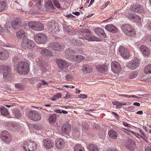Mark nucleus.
<instances>
[{
    "label": "nucleus",
    "instance_id": "1",
    "mask_svg": "<svg viewBox=\"0 0 151 151\" xmlns=\"http://www.w3.org/2000/svg\"><path fill=\"white\" fill-rule=\"evenodd\" d=\"M29 70L28 64L26 62H20L17 65V72L20 74H26L29 72Z\"/></svg>",
    "mask_w": 151,
    "mask_h": 151
},
{
    "label": "nucleus",
    "instance_id": "2",
    "mask_svg": "<svg viewBox=\"0 0 151 151\" xmlns=\"http://www.w3.org/2000/svg\"><path fill=\"white\" fill-rule=\"evenodd\" d=\"M121 29L126 35L129 36H134L135 31L133 28L128 24H125L122 25Z\"/></svg>",
    "mask_w": 151,
    "mask_h": 151
},
{
    "label": "nucleus",
    "instance_id": "3",
    "mask_svg": "<svg viewBox=\"0 0 151 151\" xmlns=\"http://www.w3.org/2000/svg\"><path fill=\"white\" fill-rule=\"evenodd\" d=\"M26 116L29 118L34 121H39L42 117L41 114L35 110L29 111L26 114Z\"/></svg>",
    "mask_w": 151,
    "mask_h": 151
},
{
    "label": "nucleus",
    "instance_id": "4",
    "mask_svg": "<svg viewBox=\"0 0 151 151\" xmlns=\"http://www.w3.org/2000/svg\"><path fill=\"white\" fill-rule=\"evenodd\" d=\"M22 146L25 151H33L36 148V144L29 141L24 142Z\"/></svg>",
    "mask_w": 151,
    "mask_h": 151
},
{
    "label": "nucleus",
    "instance_id": "5",
    "mask_svg": "<svg viewBox=\"0 0 151 151\" xmlns=\"http://www.w3.org/2000/svg\"><path fill=\"white\" fill-rule=\"evenodd\" d=\"M1 140L6 144H8L12 141L11 135L6 130L2 131L0 135Z\"/></svg>",
    "mask_w": 151,
    "mask_h": 151
},
{
    "label": "nucleus",
    "instance_id": "6",
    "mask_svg": "<svg viewBox=\"0 0 151 151\" xmlns=\"http://www.w3.org/2000/svg\"><path fill=\"white\" fill-rule=\"evenodd\" d=\"M28 25L31 29L35 30H42L44 29L43 24L37 22H30Z\"/></svg>",
    "mask_w": 151,
    "mask_h": 151
},
{
    "label": "nucleus",
    "instance_id": "7",
    "mask_svg": "<svg viewBox=\"0 0 151 151\" xmlns=\"http://www.w3.org/2000/svg\"><path fill=\"white\" fill-rule=\"evenodd\" d=\"M21 44L22 47L25 49H32L35 46V42L27 39H23Z\"/></svg>",
    "mask_w": 151,
    "mask_h": 151
},
{
    "label": "nucleus",
    "instance_id": "8",
    "mask_svg": "<svg viewBox=\"0 0 151 151\" xmlns=\"http://www.w3.org/2000/svg\"><path fill=\"white\" fill-rule=\"evenodd\" d=\"M34 39L37 43L38 44H43L46 42L47 38L46 35L45 34L39 33L35 35Z\"/></svg>",
    "mask_w": 151,
    "mask_h": 151
},
{
    "label": "nucleus",
    "instance_id": "9",
    "mask_svg": "<svg viewBox=\"0 0 151 151\" xmlns=\"http://www.w3.org/2000/svg\"><path fill=\"white\" fill-rule=\"evenodd\" d=\"M139 59L137 58H135L128 63L127 64V67L130 69L134 70L139 65Z\"/></svg>",
    "mask_w": 151,
    "mask_h": 151
},
{
    "label": "nucleus",
    "instance_id": "10",
    "mask_svg": "<svg viewBox=\"0 0 151 151\" xmlns=\"http://www.w3.org/2000/svg\"><path fill=\"white\" fill-rule=\"evenodd\" d=\"M56 62L58 66L61 69H66L68 68V65L66 61L61 59H57Z\"/></svg>",
    "mask_w": 151,
    "mask_h": 151
},
{
    "label": "nucleus",
    "instance_id": "11",
    "mask_svg": "<svg viewBox=\"0 0 151 151\" xmlns=\"http://www.w3.org/2000/svg\"><path fill=\"white\" fill-rule=\"evenodd\" d=\"M48 48L49 49L58 51L62 50L61 45L58 43L56 42H53L49 43Z\"/></svg>",
    "mask_w": 151,
    "mask_h": 151
},
{
    "label": "nucleus",
    "instance_id": "12",
    "mask_svg": "<svg viewBox=\"0 0 151 151\" xmlns=\"http://www.w3.org/2000/svg\"><path fill=\"white\" fill-rule=\"evenodd\" d=\"M119 52L121 55L124 58H128L129 57L128 50L123 46H120L119 48Z\"/></svg>",
    "mask_w": 151,
    "mask_h": 151
},
{
    "label": "nucleus",
    "instance_id": "13",
    "mask_svg": "<svg viewBox=\"0 0 151 151\" xmlns=\"http://www.w3.org/2000/svg\"><path fill=\"white\" fill-rule=\"evenodd\" d=\"M111 69L113 72L118 73L120 70L121 67L119 64L116 61L113 62L111 63Z\"/></svg>",
    "mask_w": 151,
    "mask_h": 151
},
{
    "label": "nucleus",
    "instance_id": "14",
    "mask_svg": "<svg viewBox=\"0 0 151 151\" xmlns=\"http://www.w3.org/2000/svg\"><path fill=\"white\" fill-rule=\"evenodd\" d=\"M0 52V59L2 60H6L9 57V52L4 49H2Z\"/></svg>",
    "mask_w": 151,
    "mask_h": 151
},
{
    "label": "nucleus",
    "instance_id": "15",
    "mask_svg": "<svg viewBox=\"0 0 151 151\" xmlns=\"http://www.w3.org/2000/svg\"><path fill=\"white\" fill-rule=\"evenodd\" d=\"M95 32L99 36L102 38H105L106 36L104 29L100 28H96L94 29Z\"/></svg>",
    "mask_w": 151,
    "mask_h": 151
},
{
    "label": "nucleus",
    "instance_id": "16",
    "mask_svg": "<svg viewBox=\"0 0 151 151\" xmlns=\"http://www.w3.org/2000/svg\"><path fill=\"white\" fill-rule=\"evenodd\" d=\"M40 53L42 55L46 57L53 56L52 52L47 49L43 48L42 49Z\"/></svg>",
    "mask_w": 151,
    "mask_h": 151
},
{
    "label": "nucleus",
    "instance_id": "17",
    "mask_svg": "<svg viewBox=\"0 0 151 151\" xmlns=\"http://www.w3.org/2000/svg\"><path fill=\"white\" fill-rule=\"evenodd\" d=\"M105 28L106 30L112 33H116L117 32V28L112 24L106 25Z\"/></svg>",
    "mask_w": 151,
    "mask_h": 151
},
{
    "label": "nucleus",
    "instance_id": "18",
    "mask_svg": "<svg viewBox=\"0 0 151 151\" xmlns=\"http://www.w3.org/2000/svg\"><path fill=\"white\" fill-rule=\"evenodd\" d=\"M140 49L141 52L143 55L148 56L150 54V51L149 48L145 45H142L140 46Z\"/></svg>",
    "mask_w": 151,
    "mask_h": 151
},
{
    "label": "nucleus",
    "instance_id": "19",
    "mask_svg": "<svg viewBox=\"0 0 151 151\" xmlns=\"http://www.w3.org/2000/svg\"><path fill=\"white\" fill-rule=\"evenodd\" d=\"M22 22L19 18H17L15 20L12 21V27L14 29H17L18 27V25L21 26V23Z\"/></svg>",
    "mask_w": 151,
    "mask_h": 151
},
{
    "label": "nucleus",
    "instance_id": "20",
    "mask_svg": "<svg viewBox=\"0 0 151 151\" xmlns=\"http://www.w3.org/2000/svg\"><path fill=\"white\" fill-rule=\"evenodd\" d=\"M56 147L59 149L63 148L64 145V142L61 138L57 139L55 141Z\"/></svg>",
    "mask_w": 151,
    "mask_h": 151
},
{
    "label": "nucleus",
    "instance_id": "21",
    "mask_svg": "<svg viewBox=\"0 0 151 151\" xmlns=\"http://www.w3.org/2000/svg\"><path fill=\"white\" fill-rule=\"evenodd\" d=\"M130 9L132 11L136 12H142L143 11L142 7L140 5H137L134 6H131Z\"/></svg>",
    "mask_w": 151,
    "mask_h": 151
},
{
    "label": "nucleus",
    "instance_id": "22",
    "mask_svg": "<svg viewBox=\"0 0 151 151\" xmlns=\"http://www.w3.org/2000/svg\"><path fill=\"white\" fill-rule=\"evenodd\" d=\"M71 126L68 124H63L61 128L62 131L64 133H67L70 130Z\"/></svg>",
    "mask_w": 151,
    "mask_h": 151
},
{
    "label": "nucleus",
    "instance_id": "23",
    "mask_svg": "<svg viewBox=\"0 0 151 151\" xmlns=\"http://www.w3.org/2000/svg\"><path fill=\"white\" fill-rule=\"evenodd\" d=\"M82 67V70L84 73H89L92 71V68L89 65H84Z\"/></svg>",
    "mask_w": 151,
    "mask_h": 151
},
{
    "label": "nucleus",
    "instance_id": "24",
    "mask_svg": "<svg viewBox=\"0 0 151 151\" xmlns=\"http://www.w3.org/2000/svg\"><path fill=\"white\" fill-rule=\"evenodd\" d=\"M11 70V68L9 65H0V72L4 73L6 71L9 72Z\"/></svg>",
    "mask_w": 151,
    "mask_h": 151
},
{
    "label": "nucleus",
    "instance_id": "25",
    "mask_svg": "<svg viewBox=\"0 0 151 151\" xmlns=\"http://www.w3.org/2000/svg\"><path fill=\"white\" fill-rule=\"evenodd\" d=\"M110 137L113 139H116L118 136V133L115 130L110 129L108 132Z\"/></svg>",
    "mask_w": 151,
    "mask_h": 151
},
{
    "label": "nucleus",
    "instance_id": "26",
    "mask_svg": "<svg viewBox=\"0 0 151 151\" xmlns=\"http://www.w3.org/2000/svg\"><path fill=\"white\" fill-rule=\"evenodd\" d=\"M81 39H83L85 38L86 40L89 41H95L96 39V37L95 36H92L90 35H86L85 36L83 35V37H80Z\"/></svg>",
    "mask_w": 151,
    "mask_h": 151
},
{
    "label": "nucleus",
    "instance_id": "27",
    "mask_svg": "<svg viewBox=\"0 0 151 151\" xmlns=\"http://www.w3.org/2000/svg\"><path fill=\"white\" fill-rule=\"evenodd\" d=\"M43 143L44 146L47 148H50L53 146V144L48 139L44 140Z\"/></svg>",
    "mask_w": 151,
    "mask_h": 151
},
{
    "label": "nucleus",
    "instance_id": "28",
    "mask_svg": "<svg viewBox=\"0 0 151 151\" xmlns=\"http://www.w3.org/2000/svg\"><path fill=\"white\" fill-rule=\"evenodd\" d=\"M129 19H134L137 18V21L139 22L140 20V17L137 16L136 14L134 13H129L128 15L127 16Z\"/></svg>",
    "mask_w": 151,
    "mask_h": 151
},
{
    "label": "nucleus",
    "instance_id": "29",
    "mask_svg": "<svg viewBox=\"0 0 151 151\" xmlns=\"http://www.w3.org/2000/svg\"><path fill=\"white\" fill-rule=\"evenodd\" d=\"M0 110L1 114L3 116H7L9 114L8 109L4 106H1L0 108Z\"/></svg>",
    "mask_w": 151,
    "mask_h": 151
},
{
    "label": "nucleus",
    "instance_id": "30",
    "mask_svg": "<svg viewBox=\"0 0 151 151\" xmlns=\"http://www.w3.org/2000/svg\"><path fill=\"white\" fill-rule=\"evenodd\" d=\"M88 148L90 151H98L99 149L97 146L94 144H90L88 146Z\"/></svg>",
    "mask_w": 151,
    "mask_h": 151
},
{
    "label": "nucleus",
    "instance_id": "31",
    "mask_svg": "<svg viewBox=\"0 0 151 151\" xmlns=\"http://www.w3.org/2000/svg\"><path fill=\"white\" fill-rule=\"evenodd\" d=\"M25 32L22 30H19L16 33L17 36L20 39L22 38L25 37Z\"/></svg>",
    "mask_w": 151,
    "mask_h": 151
},
{
    "label": "nucleus",
    "instance_id": "32",
    "mask_svg": "<svg viewBox=\"0 0 151 151\" xmlns=\"http://www.w3.org/2000/svg\"><path fill=\"white\" fill-rule=\"evenodd\" d=\"M96 68L97 70L101 73L105 72L107 68V67L106 65L97 66Z\"/></svg>",
    "mask_w": 151,
    "mask_h": 151
},
{
    "label": "nucleus",
    "instance_id": "33",
    "mask_svg": "<svg viewBox=\"0 0 151 151\" xmlns=\"http://www.w3.org/2000/svg\"><path fill=\"white\" fill-rule=\"evenodd\" d=\"M65 54L69 56H73L75 55L74 50H72L70 48L68 49L65 51Z\"/></svg>",
    "mask_w": 151,
    "mask_h": 151
},
{
    "label": "nucleus",
    "instance_id": "34",
    "mask_svg": "<svg viewBox=\"0 0 151 151\" xmlns=\"http://www.w3.org/2000/svg\"><path fill=\"white\" fill-rule=\"evenodd\" d=\"M144 71L146 74L151 73V64L146 66L144 69Z\"/></svg>",
    "mask_w": 151,
    "mask_h": 151
},
{
    "label": "nucleus",
    "instance_id": "35",
    "mask_svg": "<svg viewBox=\"0 0 151 151\" xmlns=\"http://www.w3.org/2000/svg\"><path fill=\"white\" fill-rule=\"evenodd\" d=\"M74 151H85L84 148L79 144H76L74 147Z\"/></svg>",
    "mask_w": 151,
    "mask_h": 151
},
{
    "label": "nucleus",
    "instance_id": "36",
    "mask_svg": "<svg viewBox=\"0 0 151 151\" xmlns=\"http://www.w3.org/2000/svg\"><path fill=\"white\" fill-rule=\"evenodd\" d=\"M56 119V114H53L50 116L49 118V121L50 122L54 123L55 122Z\"/></svg>",
    "mask_w": 151,
    "mask_h": 151
},
{
    "label": "nucleus",
    "instance_id": "37",
    "mask_svg": "<svg viewBox=\"0 0 151 151\" xmlns=\"http://www.w3.org/2000/svg\"><path fill=\"white\" fill-rule=\"evenodd\" d=\"M55 22L54 20H51L50 21L48 24V26L49 28H52L53 29V28H55L56 26L55 25Z\"/></svg>",
    "mask_w": 151,
    "mask_h": 151
},
{
    "label": "nucleus",
    "instance_id": "38",
    "mask_svg": "<svg viewBox=\"0 0 151 151\" xmlns=\"http://www.w3.org/2000/svg\"><path fill=\"white\" fill-rule=\"evenodd\" d=\"M138 75V72L137 71H133L129 74V79H133L136 77Z\"/></svg>",
    "mask_w": 151,
    "mask_h": 151
},
{
    "label": "nucleus",
    "instance_id": "39",
    "mask_svg": "<svg viewBox=\"0 0 151 151\" xmlns=\"http://www.w3.org/2000/svg\"><path fill=\"white\" fill-rule=\"evenodd\" d=\"M135 143L133 142L129 145H128L127 146V147L129 150L131 151H134V146Z\"/></svg>",
    "mask_w": 151,
    "mask_h": 151
},
{
    "label": "nucleus",
    "instance_id": "40",
    "mask_svg": "<svg viewBox=\"0 0 151 151\" xmlns=\"http://www.w3.org/2000/svg\"><path fill=\"white\" fill-rule=\"evenodd\" d=\"M45 6L47 9H53L54 7L52 1L50 0H48L47 1V2L46 3Z\"/></svg>",
    "mask_w": 151,
    "mask_h": 151
},
{
    "label": "nucleus",
    "instance_id": "41",
    "mask_svg": "<svg viewBox=\"0 0 151 151\" xmlns=\"http://www.w3.org/2000/svg\"><path fill=\"white\" fill-rule=\"evenodd\" d=\"M14 113L15 116L17 118H19L21 116L20 111L18 109H14Z\"/></svg>",
    "mask_w": 151,
    "mask_h": 151
},
{
    "label": "nucleus",
    "instance_id": "42",
    "mask_svg": "<svg viewBox=\"0 0 151 151\" xmlns=\"http://www.w3.org/2000/svg\"><path fill=\"white\" fill-rule=\"evenodd\" d=\"M65 31L69 33H71L72 32L73 29L70 26H65L63 27Z\"/></svg>",
    "mask_w": 151,
    "mask_h": 151
},
{
    "label": "nucleus",
    "instance_id": "43",
    "mask_svg": "<svg viewBox=\"0 0 151 151\" xmlns=\"http://www.w3.org/2000/svg\"><path fill=\"white\" fill-rule=\"evenodd\" d=\"M3 77L4 78L6 79H8L11 77V74L9 73L6 71L4 72L3 73Z\"/></svg>",
    "mask_w": 151,
    "mask_h": 151
},
{
    "label": "nucleus",
    "instance_id": "44",
    "mask_svg": "<svg viewBox=\"0 0 151 151\" xmlns=\"http://www.w3.org/2000/svg\"><path fill=\"white\" fill-rule=\"evenodd\" d=\"M62 96L61 94L60 93H58L54 96L52 98L51 100L52 101H55L57 99L60 98Z\"/></svg>",
    "mask_w": 151,
    "mask_h": 151
},
{
    "label": "nucleus",
    "instance_id": "45",
    "mask_svg": "<svg viewBox=\"0 0 151 151\" xmlns=\"http://www.w3.org/2000/svg\"><path fill=\"white\" fill-rule=\"evenodd\" d=\"M15 87L18 89L22 90L24 88V86L21 83H16L15 84Z\"/></svg>",
    "mask_w": 151,
    "mask_h": 151
},
{
    "label": "nucleus",
    "instance_id": "46",
    "mask_svg": "<svg viewBox=\"0 0 151 151\" xmlns=\"http://www.w3.org/2000/svg\"><path fill=\"white\" fill-rule=\"evenodd\" d=\"M19 128V125L17 124H14L12 125L10 127V129L13 131H15Z\"/></svg>",
    "mask_w": 151,
    "mask_h": 151
},
{
    "label": "nucleus",
    "instance_id": "47",
    "mask_svg": "<svg viewBox=\"0 0 151 151\" xmlns=\"http://www.w3.org/2000/svg\"><path fill=\"white\" fill-rule=\"evenodd\" d=\"M85 43L83 42L80 40H78L77 41L76 45L79 47H81L84 46Z\"/></svg>",
    "mask_w": 151,
    "mask_h": 151
},
{
    "label": "nucleus",
    "instance_id": "48",
    "mask_svg": "<svg viewBox=\"0 0 151 151\" xmlns=\"http://www.w3.org/2000/svg\"><path fill=\"white\" fill-rule=\"evenodd\" d=\"M127 104L126 102H119L117 101L116 106V108H120L121 107V106L124 105H126Z\"/></svg>",
    "mask_w": 151,
    "mask_h": 151
},
{
    "label": "nucleus",
    "instance_id": "49",
    "mask_svg": "<svg viewBox=\"0 0 151 151\" xmlns=\"http://www.w3.org/2000/svg\"><path fill=\"white\" fill-rule=\"evenodd\" d=\"M75 54H81L83 52V50L80 48H75L74 50Z\"/></svg>",
    "mask_w": 151,
    "mask_h": 151
},
{
    "label": "nucleus",
    "instance_id": "50",
    "mask_svg": "<svg viewBox=\"0 0 151 151\" xmlns=\"http://www.w3.org/2000/svg\"><path fill=\"white\" fill-rule=\"evenodd\" d=\"M76 58L78 62L82 61L84 58L81 55H77L76 56Z\"/></svg>",
    "mask_w": 151,
    "mask_h": 151
},
{
    "label": "nucleus",
    "instance_id": "51",
    "mask_svg": "<svg viewBox=\"0 0 151 151\" xmlns=\"http://www.w3.org/2000/svg\"><path fill=\"white\" fill-rule=\"evenodd\" d=\"M6 6L5 4L3 1L0 2V11L4 9Z\"/></svg>",
    "mask_w": 151,
    "mask_h": 151
},
{
    "label": "nucleus",
    "instance_id": "52",
    "mask_svg": "<svg viewBox=\"0 0 151 151\" xmlns=\"http://www.w3.org/2000/svg\"><path fill=\"white\" fill-rule=\"evenodd\" d=\"M53 1L55 6L58 8H60V5L58 0H53Z\"/></svg>",
    "mask_w": 151,
    "mask_h": 151
},
{
    "label": "nucleus",
    "instance_id": "53",
    "mask_svg": "<svg viewBox=\"0 0 151 151\" xmlns=\"http://www.w3.org/2000/svg\"><path fill=\"white\" fill-rule=\"evenodd\" d=\"M33 127L37 130L40 129L41 128V125L40 124H34L33 125Z\"/></svg>",
    "mask_w": 151,
    "mask_h": 151
},
{
    "label": "nucleus",
    "instance_id": "54",
    "mask_svg": "<svg viewBox=\"0 0 151 151\" xmlns=\"http://www.w3.org/2000/svg\"><path fill=\"white\" fill-rule=\"evenodd\" d=\"M73 76L69 74L67 75L65 77L66 80L68 81H71L73 78Z\"/></svg>",
    "mask_w": 151,
    "mask_h": 151
},
{
    "label": "nucleus",
    "instance_id": "55",
    "mask_svg": "<svg viewBox=\"0 0 151 151\" xmlns=\"http://www.w3.org/2000/svg\"><path fill=\"white\" fill-rule=\"evenodd\" d=\"M20 6L19 4H18L17 3V1H15L14 3V7L17 9H19Z\"/></svg>",
    "mask_w": 151,
    "mask_h": 151
},
{
    "label": "nucleus",
    "instance_id": "56",
    "mask_svg": "<svg viewBox=\"0 0 151 151\" xmlns=\"http://www.w3.org/2000/svg\"><path fill=\"white\" fill-rule=\"evenodd\" d=\"M78 97L82 99H86L87 97V96L86 94H80L78 95Z\"/></svg>",
    "mask_w": 151,
    "mask_h": 151
},
{
    "label": "nucleus",
    "instance_id": "57",
    "mask_svg": "<svg viewBox=\"0 0 151 151\" xmlns=\"http://www.w3.org/2000/svg\"><path fill=\"white\" fill-rule=\"evenodd\" d=\"M146 41L149 44L151 45V36H148Z\"/></svg>",
    "mask_w": 151,
    "mask_h": 151
},
{
    "label": "nucleus",
    "instance_id": "58",
    "mask_svg": "<svg viewBox=\"0 0 151 151\" xmlns=\"http://www.w3.org/2000/svg\"><path fill=\"white\" fill-rule=\"evenodd\" d=\"M80 32L81 34L83 35H84V33L86 34L89 33V31L88 29H86L84 30L83 31H81Z\"/></svg>",
    "mask_w": 151,
    "mask_h": 151
},
{
    "label": "nucleus",
    "instance_id": "59",
    "mask_svg": "<svg viewBox=\"0 0 151 151\" xmlns=\"http://www.w3.org/2000/svg\"><path fill=\"white\" fill-rule=\"evenodd\" d=\"M28 57L30 60H32L34 58V56L33 55L32 53H29L28 54Z\"/></svg>",
    "mask_w": 151,
    "mask_h": 151
},
{
    "label": "nucleus",
    "instance_id": "60",
    "mask_svg": "<svg viewBox=\"0 0 151 151\" xmlns=\"http://www.w3.org/2000/svg\"><path fill=\"white\" fill-rule=\"evenodd\" d=\"M77 40L74 39H72L70 40V42L72 43L73 45H76Z\"/></svg>",
    "mask_w": 151,
    "mask_h": 151
},
{
    "label": "nucleus",
    "instance_id": "61",
    "mask_svg": "<svg viewBox=\"0 0 151 151\" xmlns=\"http://www.w3.org/2000/svg\"><path fill=\"white\" fill-rule=\"evenodd\" d=\"M123 124L125 126L129 127H130L131 125L130 124H128V123H127L126 122H122Z\"/></svg>",
    "mask_w": 151,
    "mask_h": 151
},
{
    "label": "nucleus",
    "instance_id": "62",
    "mask_svg": "<svg viewBox=\"0 0 151 151\" xmlns=\"http://www.w3.org/2000/svg\"><path fill=\"white\" fill-rule=\"evenodd\" d=\"M146 27L149 29L151 30V23H148L146 25Z\"/></svg>",
    "mask_w": 151,
    "mask_h": 151
},
{
    "label": "nucleus",
    "instance_id": "63",
    "mask_svg": "<svg viewBox=\"0 0 151 151\" xmlns=\"http://www.w3.org/2000/svg\"><path fill=\"white\" fill-rule=\"evenodd\" d=\"M112 113L116 117L117 119H119V116L116 113L112 111Z\"/></svg>",
    "mask_w": 151,
    "mask_h": 151
},
{
    "label": "nucleus",
    "instance_id": "64",
    "mask_svg": "<svg viewBox=\"0 0 151 151\" xmlns=\"http://www.w3.org/2000/svg\"><path fill=\"white\" fill-rule=\"evenodd\" d=\"M145 151H151V147H147L145 148Z\"/></svg>",
    "mask_w": 151,
    "mask_h": 151
}]
</instances>
